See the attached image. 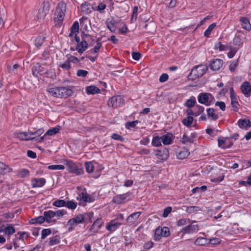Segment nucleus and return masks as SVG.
I'll use <instances>...</instances> for the list:
<instances>
[{"label":"nucleus","instance_id":"f257e3e1","mask_svg":"<svg viewBox=\"0 0 251 251\" xmlns=\"http://www.w3.org/2000/svg\"><path fill=\"white\" fill-rule=\"evenodd\" d=\"M47 91L51 96L55 98H66L73 94V91L67 87H49Z\"/></svg>","mask_w":251,"mask_h":251},{"label":"nucleus","instance_id":"f03ea898","mask_svg":"<svg viewBox=\"0 0 251 251\" xmlns=\"http://www.w3.org/2000/svg\"><path fill=\"white\" fill-rule=\"evenodd\" d=\"M66 11V4L64 2H60L58 4L55 12L54 20L56 25L60 26L63 21L65 13Z\"/></svg>","mask_w":251,"mask_h":251},{"label":"nucleus","instance_id":"7ed1b4c3","mask_svg":"<svg viewBox=\"0 0 251 251\" xmlns=\"http://www.w3.org/2000/svg\"><path fill=\"white\" fill-rule=\"evenodd\" d=\"M208 70V67L205 65H200L195 66L191 71L189 78L195 80L201 77Z\"/></svg>","mask_w":251,"mask_h":251},{"label":"nucleus","instance_id":"20e7f679","mask_svg":"<svg viewBox=\"0 0 251 251\" xmlns=\"http://www.w3.org/2000/svg\"><path fill=\"white\" fill-rule=\"evenodd\" d=\"M214 100V97L209 93H201L198 96L199 102L206 106H210Z\"/></svg>","mask_w":251,"mask_h":251},{"label":"nucleus","instance_id":"39448f33","mask_svg":"<svg viewBox=\"0 0 251 251\" xmlns=\"http://www.w3.org/2000/svg\"><path fill=\"white\" fill-rule=\"evenodd\" d=\"M50 11V3L48 1H44L39 9L37 14V19L39 21L43 20Z\"/></svg>","mask_w":251,"mask_h":251},{"label":"nucleus","instance_id":"423d86ee","mask_svg":"<svg viewBox=\"0 0 251 251\" xmlns=\"http://www.w3.org/2000/svg\"><path fill=\"white\" fill-rule=\"evenodd\" d=\"M67 170L73 173L76 174L77 175H80L83 173V170L79 168L78 165L71 160H66L65 162Z\"/></svg>","mask_w":251,"mask_h":251},{"label":"nucleus","instance_id":"0eeeda50","mask_svg":"<svg viewBox=\"0 0 251 251\" xmlns=\"http://www.w3.org/2000/svg\"><path fill=\"white\" fill-rule=\"evenodd\" d=\"M170 235V230L168 227L164 226L163 227H158L156 228L154 233V240L156 241H159L162 237H168Z\"/></svg>","mask_w":251,"mask_h":251},{"label":"nucleus","instance_id":"6e6552de","mask_svg":"<svg viewBox=\"0 0 251 251\" xmlns=\"http://www.w3.org/2000/svg\"><path fill=\"white\" fill-rule=\"evenodd\" d=\"M124 103V100L121 96L112 97L108 101L107 104L109 106L117 107L121 106Z\"/></svg>","mask_w":251,"mask_h":251},{"label":"nucleus","instance_id":"1a4fd4ad","mask_svg":"<svg viewBox=\"0 0 251 251\" xmlns=\"http://www.w3.org/2000/svg\"><path fill=\"white\" fill-rule=\"evenodd\" d=\"M43 132L44 130L42 128H41L35 132L30 131L28 133L25 132L21 135H24L25 136V139L26 140H33L34 139H37V138L40 136Z\"/></svg>","mask_w":251,"mask_h":251},{"label":"nucleus","instance_id":"9d476101","mask_svg":"<svg viewBox=\"0 0 251 251\" xmlns=\"http://www.w3.org/2000/svg\"><path fill=\"white\" fill-rule=\"evenodd\" d=\"M131 193L127 192L122 195H117L113 197L112 201L116 204H121L126 201L130 200Z\"/></svg>","mask_w":251,"mask_h":251},{"label":"nucleus","instance_id":"9b49d317","mask_svg":"<svg viewBox=\"0 0 251 251\" xmlns=\"http://www.w3.org/2000/svg\"><path fill=\"white\" fill-rule=\"evenodd\" d=\"M155 155L161 161L166 160L169 157V151L166 148H164L162 150H155Z\"/></svg>","mask_w":251,"mask_h":251},{"label":"nucleus","instance_id":"f8f14e48","mask_svg":"<svg viewBox=\"0 0 251 251\" xmlns=\"http://www.w3.org/2000/svg\"><path fill=\"white\" fill-rule=\"evenodd\" d=\"M122 224V222H115V220H112L106 224L105 228L110 232H113L116 231Z\"/></svg>","mask_w":251,"mask_h":251},{"label":"nucleus","instance_id":"ddd939ff","mask_svg":"<svg viewBox=\"0 0 251 251\" xmlns=\"http://www.w3.org/2000/svg\"><path fill=\"white\" fill-rule=\"evenodd\" d=\"M199 230V226L198 225L191 224L185 226L181 230L183 234H193L197 232Z\"/></svg>","mask_w":251,"mask_h":251},{"label":"nucleus","instance_id":"4468645a","mask_svg":"<svg viewBox=\"0 0 251 251\" xmlns=\"http://www.w3.org/2000/svg\"><path fill=\"white\" fill-rule=\"evenodd\" d=\"M45 71L44 68L39 63L35 64L32 68V75L35 77L42 75Z\"/></svg>","mask_w":251,"mask_h":251},{"label":"nucleus","instance_id":"2eb2a0df","mask_svg":"<svg viewBox=\"0 0 251 251\" xmlns=\"http://www.w3.org/2000/svg\"><path fill=\"white\" fill-rule=\"evenodd\" d=\"M223 61L220 59H213L209 65L210 68L213 71L219 70L223 66Z\"/></svg>","mask_w":251,"mask_h":251},{"label":"nucleus","instance_id":"dca6fc26","mask_svg":"<svg viewBox=\"0 0 251 251\" xmlns=\"http://www.w3.org/2000/svg\"><path fill=\"white\" fill-rule=\"evenodd\" d=\"M117 22L113 19H108L105 22L107 28L112 32H115L116 30Z\"/></svg>","mask_w":251,"mask_h":251},{"label":"nucleus","instance_id":"f3484780","mask_svg":"<svg viewBox=\"0 0 251 251\" xmlns=\"http://www.w3.org/2000/svg\"><path fill=\"white\" fill-rule=\"evenodd\" d=\"M242 93L246 96L249 97L251 93V86L248 81H245L241 86Z\"/></svg>","mask_w":251,"mask_h":251},{"label":"nucleus","instance_id":"a211bd4d","mask_svg":"<svg viewBox=\"0 0 251 251\" xmlns=\"http://www.w3.org/2000/svg\"><path fill=\"white\" fill-rule=\"evenodd\" d=\"M46 182V180L44 178H35L31 181L33 188L41 187L45 184Z\"/></svg>","mask_w":251,"mask_h":251},{"label":"nucleus","instance_id":"6ab92c4d","mask_svg":"<svg viewBox=\"0 0 251 251\" xmlns=\"http://www.w3.org/2000/svg\"><path fill=\"white\" fill-rule=\"evenodd\" d=\"M44 216H45V220L48 223L51 222L55 223V220L52 219L55 216V212L52 210H49L44 212Z\"/></svg>","mask_w":251,"mask_h":251},{"label":"nucleus","instance_id":"aec40b11","mask_svg":"<svg viewBox=\"0 0 251 251\" xmlns=\"http://www.w3.org/2000/svg\"><path fill=\"white\" fill-rule=\"evenodd\" d=\"M81 8L83 12L87 14L91 13L93 10H95V8L88 2H85L82 3L81 4Z\"/></svg>","mask_w":251,"mask_h":251},{"label":"nucleus","instance_id":"412c9836","mask_svg":"<svg viewBox=\"0 0 251 251\" xmlns=\"http://www.w3.org/2000/svg\"><path fill=\"white\" fill-rule=\"evenodd\" d=\"M161 141L164 145H171L173 142V135L165 134L161 136Z\"/></svg>","mask_w":251,"mask_h":251},{"label":"nucleus","instance_id":"4be33fe9","mask_svg":"<svg viewBox=\"0 0 251 251\" xmlns=\"http://www.w3.org/2000/svg\"><path fill=\"white\" fill-rule=\"evenodd\" d=\"M141 214V213L140 212L133 213L127 217L126 221L130 225H132L138 220Z\"/></svg>","mask_w":251,"mask_h":251},{"label":"nucleus","instance_id":"5701e85b","mask_svg":"<svg viewBox=\"0 0 251 251\" xmlns=\"http://www.w3.org/2000/svg\"><path fill=\"white\" fill-rule=\"evenodd\" d=\"M88 48V43L82 40L76 46V50L79 53H82Z\"/></svg>","mask_w":251,"mask_h":251},{"label":"nucleus","instance_id":"b1692460","mask_svg":"<svg viewBox=\"0 0 251 251\" xmlns=\"http://www.w3.org/2000/svg\"><path fill=\"white\" fill-rule=\"evenodd\" d=\"M240 21L242 23V26L243 28L248 30L251 29V25L248 19L246 17H242L240 19Z\"/></svg>","mask_w":251,"mask_h":251},{"label":"nucleus","instance_id":"393cba45","mask_svg":"<svg viewBox=\"0 0 251 251\" xmlns=\"http://www.w3.org/2000/svg\"><path fill=\"white\" fill-rule=\"evenodd\" d=\"M238 125L241 128H248L251 126V122L249 120L241 119L238 122Z\"/></svg>","mask_w":251,"mask_h":251},{"label":"nucleus","instance_id":"a878e982","mask_svg":"<svg viewBox=\"0 0 251 251\" xmlns=\"http://www.w3.org/2000/svg\"><path fill=\"white\" fill-rule=\"evenodd\" d=\"M190 154L189 151L185 148L182 149L177 154V157L179 159H183L186 158Z\"/></svg>","mask_w":251,"mask_h":251},{"label":"nucleus","instance_id":"bb28decb","mask_svg":"<svg viewBox=\"0 0 251 251\" xmlns=\"http://www.w3.org/2000/svg\"><path fill=\"white\" fill-rule=\"evenodd\" d=\"M195 137L193 134H191V136H188L186 134H184L183 135L181 142L183 144H186V143H192L194 142V138Z\"/></svg>","mask_w":251,"mask_h":251},{"label":"nucleus","instance_id":"cd10ccee","mask_svg":"<svg viewBox=\"0 0 251 251\" xmlns=\"http://www.w3.org/2000/svg\"><path fill=\"white\" fill-rule=\"evenodd\" d=\"M100 90L95 86H89L87 87L86 92L88 94H95L100 93Z\"/></svg>","mask_w":251,"mask_h":251},{"label":"nucleus","instance_id":"c85d7f7f","mask_svg":"<svg viewBox=\"0 0 251 251\" xmlns=\"http://www.w3.org/2000/svg\"><path fill=\"white\" fill-rule=\"evenodd\" d=\"M77 200L83 201L84 202H90L91 198L90 195L86 193H81L77 198Z\"/></svg>","mask_w":251,"mask_h":251},{"label":"nucleus","instance_id":"c756f323","mask_svg":"<svg viewBox=\"0 0 251 251\" xmlns=\"http://www.w3.org/2000/svg\"><path fill=\"white\" fill-rule=\"evenodd\" d=\"M161 137L158 136H154L153 137L151 144L153 146L158 147L162 145V141H161Z\"/></svg>","mask_w":251,"mask_h":251},{"label":"nucleus","instance_id":"7c9ffc66","mask_svg":"<svg viewBox=\"0 0 251 251\" xmlns=\"http://www.w3.org/2000/svg\"><path fill=\"white\" fill-rule=\"evenodd\" d=\"M207 115L209 117L211 118L212 120L216 121L218 119V116L215 113V111L213 108H209L206 110Z\"/></svg>","mask_w":251,"mask_h":251},{"label":"nucleus","instance_id":"2f4dec72","mask_svg":"<svg viewBox=\"0 0 251 251\" xmlns=\"http://www.w3.org/2000/svg\"><path fill=\"white\" fill-rule=\"evenodd\" d=\"M196 100L194 96H192L187 100L185 103V105L189 108H191L195 105Z\"/></svg>","mask_w":251,"mask_h":251},{"label":"nucleus","instance_id":"473e14b6","mask_svg":"<svg viewBox=\"0 0 251 251\" xmlns=\"http://www.w3.org/2000/svg\"><path fill=\"white\" fill-rule=\"evenodd\" d=\"M79 30V24L77 21H75L71 27V30L70 33V36H72L74 34H76L78 32Z\"/></svg>","mask_w":251,"mask_h":251},{"label":"nucleus","instance_id":"72a5a7b5","mask_svg":"<svg viewBox=\"0 0 251 251\" xmlns=\"http://www.w3.org/2000/svg\"><path fill=\"white\" fill-rule=\"evenodd\" d=\"M201 210V208L200 207L196 206H188L186 210V212L190 214H193Z\"/></svg>","mask_w":251,"mask_h":251},{"label":"nucleus","instance_id":"f704fd0d","mask_svg":"<svg viewBox=\"0 0 251 251\" xmlns=\"http://www.w3.org/2000/svg\"><path fill=\"white\" fill-rule=\"evenodd\" d=\"M46 37L44 36H39L35 40V45L37 48H40L43 44Z\"/></svg>","mask_w":251,"mask_h":251},{"label":"nucleus","instance_id":"c9c22d12","mask_svg":"<svg viewBox=\"0 0 251 251\" xmlns=\"http://www.w3.org/2000/svg\"><path fill=\"white\" fill-rule=\"evenodd\" d=\"M194 118L193 117H187L182 121V124L187 127H189L193 123Z\"/></svg>","mask_w":251,"mask_h":251},{"label":"nucleus","instance_id":"e433bc0d","mask_svg":"<svg viewBox=\"0 0 251 251\" xmlns=\"http://www.w3.org/2000/svg\"><path fill=\"white\" fill-rule=\"evenodd\" d=\"M77 223L73 218L70 219L67 224V226H69L68 230L69 231H72L75 227L77 226Z\"/></svg>","mask_w":251,"mask_h":251},{"label":"nucleus","instance_id":"4c0bfd02","mask_svg":"<svg viewBox=\"0 0 251 251\" xmlns=\"http://www.w3.org/2000/svg\"><path fill=\"white\" fill-rule=\"evenodd\" d=\"M103 222L101 219H98L96 220L94 223L93 224L90 230H92L95 227L97 228V229H99L101 228Z\"/></svg>","mask_w":251,"mask_h":251},{"label":"nucleus","instance_id":"58836bf2","mask_svg":"<svg viewBox=\"0 0 251 251\" xmlns=\"http://www.w3.org/2000/svg\"><path fill=\"white\" fill-rule=\"evenodd\" d=\"M106 7V5L105 3L100 2L98 6L95 8L94 10L98 11L101 14H103L105 13L104 10L105 9Z\"/></svg>","mask_w":251,"mask_h":251},{"label":"nucleus","instance_id":"ea45409f","mask_svg":"<svg viewBox=\"0 0 251 251\" xmlns=\"http://www.w3.org/2000/svg\"><path fill=\"white\" fill-rule=\"evenodd\" d=\"M216 24L214 23L211 24L208 27V28L205 31L204 35L206 37H209L212 31L216 27Z\"/></svg>","mask_w":251,"mask_h":251},{"label":"nucleus","instance_id":"a19ab883","mask_svg":"<svg viewBox=\"0 0 251 251\" xmlns=\"http://www.w3.org/2000/svg\"><path fill=\"white\" fill-rule=\"evenodd\" d=\"M77 224L82 223L85 220V215L83 214H78L75 217L73 218Z\"/></svg>","mask_w":251,"mask_h":251},{"label":"nucleus","instance_id":"79ce46f5","mask_svg":"<svg viewBox=\"0 0 251 251\" xmlns=\"http://www.w3.org/2000/svg\"><path fill=\"white\" fill-rule=\"evenodd\" d=\"M4 231L7 235H11L15 232L16 230L12 226H9L4 229Z\"/></svg>","mask_w":251,"mask_h":251},{"label":"nucleus","instance_id":"37998d69","mask_svg":"<svg viewBox=\"0 0 251 251\" xmlns=\"http://www.w3.org/2000/svg\"><path fill=\"white\" fill-rule=\"evenodd\" d=\"M195 109L196 110V111H194L195 113V117H197L203 112L204 108L202 106L197 105L195 107Z\"/></svg>","mask_w":251,"mask_h":251},{"label":"nucleus","instance_id":"c03bdc74","mask_svg":"<svg viewBox=\"0 0 251 251\" xmlns=\"http://www.w3.org/2000/svg\"><path fill=\"white\" fill-rule=\"evenodd\" d=\"M218 141L219 147L222 148H229L232 145V144H231L230 146H224L226 141V140L224 139L223 138H219Z\"/></svg>","mask_w":251,"mask_h":251},{"label":"nucleus","instance_id":"a18cd8bd","mask_svg":"<svg viewBox=\"0 0 251 251\" xmlns=\"http://www.w3.org/2000/svg\"><path fill=\"white\" fill-rule=\"evenodd\" d=\"M52 205L54 206L60 207L65 206L66 201L63 200H58L54 201L52 203Z\"/></svg>","mask_w":251,"mask_h":251},{"label":"nucleus","instance_id":"49530a36","mask_svg":"<svg viewBox=\"0 0 251 251\" xmlns=\"http://www.w3.org/2000/svg\"><path fill=\"white\" fill-rule=\"evenodd\" d=\"M29 172L28 170L26 169H22L21 170L18 174V175L20 177H25L29 175Z\"/></svg>","mask_w":251,"mask_h":251},{"label":"nucleus","instance_id":"de8ad7c7","mask_svg":"<svg viewBox=\"0 0 251 251\" xmlns=\"http://www.w3.org/2000/svg\"><path fill=\"white\" fill-rule=\"evenodd\" d=\"M76 206L77 203L73 201H68L67 202H66L65 206L69 209H75L76 207Z\"/></svg>","mask_w":251,"mask_h":251},{"label":"nucleus","instance_id":"09e8293b","mask_svg":"<svg viewBox=\"0 0 251 251\" xmlns=\"http://www.w3.org/2000/svg\"><path fill=\"white\" fill-rule=\"evenodd\" d=\"M59 131V128L58 127H55L52 128L51 129H50L47 131V132L45 134L44 136L46 135H53L57 133Z\"/></svg>","mask_w":251,"mask_h":251},{"label":"nucleus","instance_id":"8fccbe9b","mask_svg":"<svg viewBox=\"0 0 251 251\" xmlns=\"http://www.w3.org/2000/svg\"><path fill=\"white\" fill-rule=\"evenodd\" d=\"M227 46L226 45H223L221 42H218L215 44V49H219L220 51L226 50L227 48Z\"/></svg>","mask_w":251,"mask_h":251},{"label":"nucleus","instance_id":"3c124183","mask_svg":"<svg viewBox=\"0 0 251 251\" xmlns=\"http://www.w3.org/2000/svg\"><path fill=\"white\" fill-rule=\"evenodd\" d=\"M85 167L86 171L89 173H92L94 169L93 164L90 162H86L85 164Z\"/></svg>","mask_w":251,"mask_h":251},{"label":"nucleus","instance_id":"603ef678","mask_svg":"<svg viewBox=\"0 0 251 251\" xmlns=\"http://www.w3.org/2000/svg\"><path fill=\"white\" fill-rule=\"evenodd\" d=\"M59 67L65 70H68L71 68L70 62L67 59L63 63L60 64Z\"/></svg>","mask_w":251,"mask_h":251},{"label":"nucleus","instance_id":"864d4df0","mask_svg":"<svg viewBox=\"0 0 251 251\" xmlns=\"http://www.w3.org/2000/svg\"><path fill=\"white\" fill-rule=\"evenodd\" d=\"M59 239L57 236H54L50 239L49 245L53 246L59 243Z\"/></svg>","mask_w":251,"mask_h":251},{"label":"nucleus","instance_id":"5fc2aeb1","mask_svg":"<svg viewBox=\"0 0 251 251\" xmlns=\"http://www.w3.org/2000/svg\"><path fill=\"white\" fill-rule=\"evenodd\" d=\"M138 123L139 121L138 120L127 122L126 124V129H130L131 127H135Z\"/></svg>","mask_w":251,"mask_h":251},{"label":"nucleus","instance_id":"6e6d98bb","mask_svg":"<svg viewBox=\"0 0 251 251\" xmlns=\"http://www.w3.org/2000/svg\"><path fill=\"white\" fill-rule=\"evenodd\" d=\"M48 168L50 170H64L65 166L62 165H52L49 166Z\"/></svg>","mask_w":251,"mask_h":251},{"label":"nucleus","instance_id":"4d7b16f0","mask_svg":"<svg viewBox=\"0 0 251 251\" xmlns=\"http://www.w3.org/2000/svg\"><path fill=\"white\" fill-rule=\"evenodd\" d=\"M81 38H82V40L85 41L87 43L88 42L90 41V40H92V41L94 40V39L93 38V37L91 35H90L89 34H85L84 32H83V33L82 34Z\"/></svg>","mask_w":251,"mask_h":251},{"label":"nucleus","instance_id":"13d9d810","mask_svg":"<svg viewBox=\"0 0 251 251\" xmlns=\"http://www.w3.org/2000/svg\"><path fill=\"white\" fill-rule=\"evenodd\" d=\"M231 104L234 111H237L238 110L239 103L237 101V99L231 100Z\"/></svg>","mask_w":251,"mask_h":251},{"label":"nucleus","instance_id":"bf43d9fd","mask_svg":"<svg viewBox=\"0 0 251 251\" xmlns=\"http://www.w3.org/2000/svg\"><path fill=\"white\" fill-rule=\"evenodd\" d=\"M51 233V230L50 229L47 228L44 229L42 231L41 238L42 239H45L48 235Z\"/></svg>","mask_w":251,"mask_h":251},{"label":"nucleus","instance_id":"052dcab7","mask_svg":"<svg viewBox=\"0 0 251 251\" xmlns=\"http://www.w3.org/2000/svg\"><path fill=\"white\" fill-rule=\"evenodd\" d=\"M88 74V71L84 70H78L77 71L76 75L79 77H85Z\"/></svg>","mask_w":251,"mask_h":251},{"label":"nucleus","instance_id":"680f3d73","mask_svg":"<svg viewBox=\"0 0 251 251\" xmlns=\"http://www.w3.org/2000/svg\"><path fill=\"white\" fill-rule=\"evenodd\" d=\"M238 64V60H236V61H233L229 65V70L231 72H234L235 71L236 68L237 67Z\"/></svg>","mask_w":251,"mask_h":251},{"label":"nucleus","instance_id":"e2e57ef3","mask_svg":"<svg viewBox=\"0 0 251 251\" xmlns=\"http://www.w3.org/2000/svg\"><path fill=\"white\" fill-rule=\"evenodd\" d=\"M172 208L171 206H168L164 209L162 216L164 218L168 217V215L171 212Z\"/></svg>","mask_w":251,"mask_h":251},{"label":"nucleus","instance_id":"0e129e2a","mask_svg":"<svg viewBox=\"0 0 251 251\" xmlns=\"http://www.w3.org/2000/svg\"><path fill=\"white\" fill-rule=\"evenodd\" d=\"M2 216L6 219H12L14 218V213L12 212H6L2 214Z\"/></svg>","mask_w":251,"mask_h":251},{"label":"nucleus","instance_id":"69168bd1","mask_svg":"<svg viewBox=\"0 0 251 251\" xmlns=\"http://www.w3.org/2000/svg\"><path fill=\"white\" fill-rule=\"evenodd\" d=\"M119 33H120L121 34H126L128 31V29L126 25L125 24H124L123 26L121 28H119Z\"/></svg>","mask_w":251,"mask_h":251},{"label":"nucleus","instance_id":"338daca9","mask_svg":"<svg viewBox=\"0 0 251 251\" xmlns=\"http://www.w3.org/2000/svg\"><path fill=\"white\" fill-rule=\"evenodd\" d=\"M111 138L113 139H114L115 140L120 141L121 142H123L124 141V138L121 135L116 134L114 133L112 134Z\"/></svg>","mask_w":251,"mask_h":251},{"label":"nucleus","instance_id":"774afa93","mask_svg":"<svg viewBox=\"0 0 251 251\" xmlns=\"http://www.w3.org/2000/svg\"><path fill=\"white\" fill-rule=\"evenodd\" d=\"M215 105L219 106L220 109H221L222 111H225L226 109V104L223 101H217L215 103Z\"/></svg>","mask_w":251,"mask_h":251}]
</instances>
